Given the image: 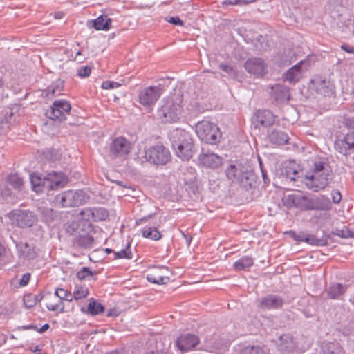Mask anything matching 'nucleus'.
<instances>
[{"mask_svg":"<svg viewBox=\"0 0 354 354\" xmlns=\"http://www.w3.org/2000/svg\"><path fill=\"white\" fill-rule=\"evenodd\" d=\"M95 274H96V272L91 270L87 267H84L77 272L76 277L80 280H85L90 279Z\"/></svg>","mask_w":354,"mask_h":354,"instance_id":"e433bc0d","label":"nucleus"},{"mask_svg":"<svg viewBox=\"0 0 354 354\" xmlns=\"http://www.w3.org/2000/svg\"><path fill=\"white\" fill-rule=\"evenodd\" d=\"M283 305V301L277 296L270 295L262 299L260 307L262 309H273L280 308Z\"/></svg>","mask_w":354,"mask_h":354,"instance_id":"412c9836","label":"nucleus"},{"mask_svg":"<svg viewBox=\"0 0 354 354\" xmlns=\"http://www.w3.org/2000/svg\"><path fill=\"white\" fill-rule=\"evenodd\" d=\"M183 113L181 100H167L162 107L161 120L165 123H174L179 121Z\"/></svg>","mask_w":354,"mask_h":354,"instance_id":"39448f33","label":"nucleus"},{"mask_svg":"<svg viewBox=\"0 0 354 354\" xmlns=\"http://www.w3.org/2000/svg\"><path fill=\"white\" fill-rule=\"evenodd\" d=\"M220 68L223 71H225V73H231L232 71H233V68L232 67L227 65V64H220Z\"/></svg>","mask_w":354,"mask_h":354,"instance_id":"864d4df0","label":"nucleus"},{"mask_svg":"<svg viewBox=\"0 0 354 354\" xmlns=\"http://www.w3.org/2000/svg\"><path fill=\"white\" fill-rule=\"evenodd\" d=\"M341 48L346 53L354 54V48L349 45L342 44Z\"/></svg>","mask_w":354,"mask_h":354,"instance_id":"603ef678","label":"nucleus"},{"mask_svg":"<svg viewBox=\"0 0 354 354\" xmlns=\"http://www.w3.org/2000/svg\"><path fill=\"white\" fill-rule=\"evenodd\" d=\"M240 354H268V353L259 346H248L244 347Z\"/></svg>","mask_w":354,"mask_h":354,"instance_id":"f704fd0d","label":"nucleus"},{"mask_svg":"<svg viewBox=\"0 0 354 354\" xmlns=\"http://www.w3.org/2000/svg\"><path fill=\"white\" fill-rule=\"evenodd\" d=\"M161 95V89L158 86H149L138 93V101L145 106L153 105Z\"/></svg>","mask_w":354,"mask_h":354,"instance_id":"f8f14e48","label":"nucleus"},{"mask_svg":"<svg viewBox=\"0 0 354 354\" xmlns=\"http://www.w3.org/2000/svg\"><path fill=\"white\" fill-rule=\"evenodd\" d=\"M343 123L346 127L354 129V117H345Z\"/></svg>","mask_w":354,"mask_h":354,"instance_id":"a18cd8bd","label":"nucleus"},{"mask_svg":"<svg viewBox=\"0 0 354 354\" xmlns=\"http://www.w3.org/2000/svg\"><path fill=\"white\" fill-rule=\"evenodd\" d=\"M245 68L248 73L257 77H262L267 73L266 65L260 58L248 59L245 63Z\"/></svg>","mask_w":354,"mask_h":354,"instance_id":"4468645a","label":"nucleus"},{"mask_svg":"<svg viewBox=\"0 0 354 354\" xmlns=\"http://www.w3.org/2000/svg\"><path fill=\"white\" fill-rule=\"evenodd\" d=\"M40 299L44 301L46 308L50 311L64 312V304L55 295L50 292H45L40 296Z\"/></svg>","mask_w":354,"mask_h":354,"instance_id":"f3484780","label":"nucleus"},{"mask_svg":"<svg viewBox=\"0 0 354 354\" xmlns=\"http://www.w3.org/2000/svg\"><path fill=\"white\" fill-rule=\"evenodd\" d=\"M55 201L62 207H72L83 205L86 195L82 191H65L55 197Z\"/></svg>","mask_w":354,"mask_h":354,"instance_id":"423d86ee","label":"nucleus"},{"mask_svg":"<svg viewBox=\"0 0 354 354\" xmlns=\"http://www.w3.org/2000/svg\"><path fill=\"white\" fill-rule=\"evenodd\" d=\"M68 178L62 172L52 171L46 176V189L55 190L63 187L68 183Z\"/></svg>","mask_w":354,"mask_h":354,"instance_id":"2eb2a0df","label":"nucleus"},{"mask_svg":"<svg viewBox=\"0 0 354 354\" xmlns=\"http://www.w3.org/2000/svg\"><path fill=\"white\" fill-rule=\"evenodd\" d=\"M141 234L142 237L153 241H159L162 239V235L156 227L145 226L141 229Z\"/></svg>","mask_w":354,"mask_h":354,"instance_id":"5701e85b","label":"nucleus"},{"mask_svg":"<svg viewBox=\"0 0 354 354\" xmlns=\"http://www.w3.org/2000/svg\"><path fill=\"white\" fill-rule=\"evenodd\" d=\"M71 109V104L66 100H59L53 102L46 114L52 120H62L65 118V114L68 113Z\"/></svg>","mask_w":354,"mask_h":354,"instance_id":"ddd939ff","label":"nucleus"},{"mask_svg":"<svg viewBox=\"0 0 354 354\" xmlns=\"http://www.w3.org/2000/svg\"><path fill=\"white\" fill-rule=\"evenodd\" d=\"M200 342L198 337L194 334L183 333L175 341V346L181 353L194 349Z\"/></svg>","mask_w":354,"mask_h":354,"instance_id":"9d476101","label":"nucleus"},{"mask_svg":"<svg viewBox=\"0 0 354 354\" xmlns=\"http://www.w3.org/2000/svg\"><path fill=\"white\" fill-rule=\"evenodd\" d=\"M283 203L288 208L295 207L301 211L314 210L313 199L301 193H294L285 196Z\"/></svg>","mask_w":354,"mask_h":354,"instance_id":"6e6552de","label":"nucleus"},{"mask_svg":"<svg viewBox=\"0 0 354 354\" xmlns=\"http://www.w3.org/2000/svg\"><path fill=\"white\" fill-rule=\"evenodd\" d=\"M195 131L198 138L207 144L218 143L221 138V131L217 124L202 120L196 124Z\"/></svg>","mask_w":354,"mask_h":354,"instance_id":"20e7f679","label":"nucleus"},{"mask_svg":"<svg viewBox=\"0 0 354 354\" xmlns=\"http://www.w3.org/2000/svg\"><path fill=\"white\" fill-rule=\"evenodd\" d=\"M41 300L39 296H35L32 294H27L24 297V304L28 308L35 306Z\"/></svg>","mask_w":354,"mask_h":354,"instance_id":"c9c22d12","label":"nucleus"},{"mask_svg":"<svg viewBox=\"0 0 354 354\" xmlns=\"http://www.w3.org/2000/svg\"><path fill=\"white\" fill-rule=\"evenodd\" d=\"M120 86H121V84L118 82L107 80V81H104L102 82L101 87L103 89L106 90V89L116 88L120 87Z\"/></svg>","mask_w":354,"mask_h":354,"instance_id":"a19ab883","label":"nucleus"},{"mask_svg":"<svg viewBox=\"0 0 354 354\" xmlns=\"http://www.w3.org/2000/svg\"><path fill=\"white\" fill-rule=\"evenodd\" d=\"M342 147V153L346 154V150L354 148V132L347 133L344 139L340 141Z\"/></svg>","mask_w":354,"mask_h":354,"instance_id":"c756f323","label":"nucleus"},{"mask_svg":"<svg viewBox=\"0 0 354 354\" xmlns=\"http://www.w3.org/2000/svg\"><path fill=\"white\" fill-rule=\"evenodd\" d=\"M253 259L248 256H244L234 263V268L236 271H241L250 268L253 265Z\"/></svg>","mask_w":354,"mask_h":354,"instance_id":"bb28decb","label":"nucleus"},{"mask_svg":"<svg viewBox=\"0 0 354 354\" xmlns=\"http://www.w3.org/2000/svg\"><path fill=\"white\" fill-rule=\"evenodd\" d=\"M111 21L107 15H102L93 21V26L96 30L107 31L111 28Z\"/></svg>","mask_w":354,"mask_h":354,"instance_id":"4be33fe9","label":"nucleus"},{"mask_svg":"<svg viewBox=\"0 0 354 354\" xmlns=\"http://www.w3.org/2000/svg\"><path fill=\"white\" fill-rule=\"evenodd\" d=\"M145 354H172L167 350H157L146 353Z\"/></svg>","mask_w":354,"mask_h":354,"instance_id":"5fc2aeb1","label":"nucleus"},{"mask_svg":"<svg viewBox=\"0 0 354 354\" xmlns=\"http://www.w3.org/2000/svg\"><path fill=\"white\" fill-rule=\"evenodd\" d=\"M88 294V288L85 285H76L72 294V297H73V300L78 301L86 298Z\"/></svg>","mask_w":354,"mask_h":354,"instance_id":"c85d7f7f","label":"nucleus"},{"mask_svg":"<svg viewBox=\"0 0 354 354\" xmlns=\"http://www.w3.org/2000/svg\"><path fill=\"white\" fill-rule=\"evenodd\" d=\"M332 198H333V203H339L342 198L340 192L339 191L333 192Z\"/></svg>","mask_w":354,"mask_h":354,"instance_id":"3c124183","label":"nucleus"},{"mask_svg":"<svg viewBox=\"0 0 354 354\" xmlns=\"http://www.w3.org/2000/svg\"><path fill=\"white\" fill-rule=\"evenodd\" d=\"M92 221H104L109 216V213L104 208L92 209Z\"/></svg>","mask_w":354,"mask_h":354,"instance_id":"72a5a7b5","label":"nucleus"},{"mask_svg":"<svg viewBox=\"0 0 354 354\" xmlns=\"http://www.w3.org/2000/svg\"><path fill=\"white\" fill-rule=\"evenodd\" d=\"M77 231V243L80 246L87 247L93 243V238L90 234L92 231V225L90 223H80L78 224Z\"/></svg>","mask_w":354,"mask_h":354,"instance_id":"dca6fc26","label":"nucleus"},{"mask_svg":"<svg viewBox=\"0 0 354 354\" xmlns=\"http://www.w3.org/2000/svg\"><path fill=\"white\" fill-rule=\"evenodd\" d=\"M48 328H49L48 324H46L42 326V327L40 329V332H44L45 330H46Z\"/></svg>","mask_w":354,"mask_h":354,"instance_id":"bf43d9fd","label":"nucleus"},{"mask_svg":"<svg viewBox=\"0 0 354 354\" xmlns=\"http://www.w3.org/2000/svg\"><path fill=\"white\" fill-rule=\"evenodd\" d=\"M107 354H120V353L118 351H115L110 352Z\"/></svg>","mask_w":354,"mask_h":354,"instance_id":"052dcab7","label":"nucleus"},{"mask_svg":"<svg viewBox=\"0 0 354 354\" xmlns=\"http://www.w3.org/2000/svg\"><path fill=\"white\" fill-rule=\"evenodd\" d=\"M106 251H107V252H110V250L109 249H106Z\"/></svg>","mask_w":354,"mask_h":354,"instance_id":"0e129e2a","label":"nucleus"},{"mask_svg":"<svg viewBox=\"0 0 354 354\" xmlns=\"http://www.w3.org/2000/svg\"><path fill=\"white\" fill-rule=\"evenodd\" d=\"M255 0H225L222 2V5L223 7H227L229 6H243L252 3Z\"/></svg>","mask_w":354,"mask_h":354,"instance_id":"4c0bfd02","label":"nucleus"},{"mask_svg":"<svg viewBox=\"0 0 354 354\" xmlns=\"http://www.w3.org/2000/svg\"><path fill=\"white\" fill-rule=\"evenodd\" d=\"M9 218L12 224L20 227H28L33 225L37 221V216L30 211L16 209L9 214Z\"/></svg>","mask_w":354,"mask_h":354,"instance_id":"1a4fd4ad","label":"nucleus"},{"mask_svg":"<svg viewBox=\"0 0 354 354\" xmlns=\"http://www.w3.org/2000/svg\"><path fill=\"white\" fill-rule=\"evenodd\" d=\"M142 162H147L151 165L163 166L171 160V154L169 149L162 144L145 147Z\"/></svg>","mask_w":354,"mask_h":354,"instance_id":"7ed1b4c3","label":"nucleus"},{"mask_svg":"<svg viewBox=\"0 0 354 354\" xmlns=\"http://www.w3.org/2000/svg\"><path fill=\"white\" fill-rule=\"evenodd\" d=\"M114 254L115 259H131L132 254L130 250V244H128L124 249L115 252Z\"/></svg>","mask_w":354,"mask_h":354,"instance_id":"58836bf2","label":"nucleus"},{"mask_svg":"<svg viewBox=\"0 0 354 354\" xmlns=\"http://www.w3.org/2000/svg\"><path fill=\"white\" fill-rule=\"evenodd\" d=\"M286 176L291 180H296L299 177L298 167L295 162H290L288 165L286 167L285 170Z\"/></svg>","mask_w":354,"mask_h":354,"instance_id":"2f4dec72","label":"nucleus"},{"mask_svg":"<svg viewBox=\"0 0 354 354\" xmlns=\"http://www.w3.org/2000/svg\"><path fill=\"white\" fill-rule=\"evenodd\" d=\"M227 176L230 179L234 178L236 176V167L234 165H230L226 170Z\"/></svg>","mask_w":354,"mask_h":354,"instance_id":"49530a36","label":"nucleus"},{"mask_svg":"<svg viewBox=\"0 0 354 354\" xmlns=\"http://www.w3.org/2000/svg\"><path fill=\"white\" fill-rule=\"evenodd\" d=\"M8 182L17 189H20L24 185L22 178L16 174L10 175L8 177Z\"/></svg>","mask_w":354,"mask_h":354,"instance_id":"ea45409f","label":"nucleus"},{"mask_svg":"<svg viewBox=\"0 0 354 354\" xmlns=\"http://www.w3.org/2000/svg\"><path fill=\"white\" fill-rule=\"evenodd\" d=\"M58 88V87H49L47 90V95L48 96H54L55 95L57 94V89ZM61 92H62V89H59V92L57 93V95H60L61 94Z\"/></svg>","mask_w":354,"mask_h":354,"instance_id":"8fccbe9b","label":"nucleus"},{"mask_svg":"<svg viewBox=\"0 0 354 354\" xmlns=\"http://www.w3.org/2000/svg\"><path fill=\"white\" fill-rule=\"evenodd\" d=\"M92 214L91 208H85L80 212L82 219L86 221H92V218H93Z\"/></svg>","mask_w":354,"mask_h":354,"instance_id":"79ce46f5","label":"nucleus"},{"mask_svg":"<svg viewBox=\"0 0 354 354\" xmlns=\"http://www.w3.org/2000/svg\"><path fill=\"white\" fill-rule=\"evenodd\" d=\"M290 234H292V237H293L295 240H297V241H304V239H301V238L297 237L295 232H290Z\"/></svg>","mask_w":354,"mask_h":354,"instance_id":"13d9d810","label":"nucleus"},{"mask_svg":"<svg viewBox=\"0 0 354 354\" xmlns=\"http://www.w3.org/2000/svg\"><path fill=\"white\" fill-rule=\"evenodd\" d=\"M169 138L176 156L182 160H189L193 156L194 144L188 131L176 129L171 131Z\"/></svg>","mask_w":354,"mask_h":354,"instance_id":"f257e3e1","label":"nucleus"},{"mask_svg":"<svg viewBox=\"0 0 354 354\" xmlns=\"http://www.w3.org/2000/svg\"><path fill=\"white\" fill-rule=\"evenodd\" d=\"M346 291V288L339 283L330 286L326 290L328 297L331 299H341Z\"/></svg>","mask_w":354,"mask_h":354,"instance_id":"393cba45","label":"nucleus"},{"mask_svg":"<svg viewBox=\"0 0 354 354\" xmlns=\"http://www.w3.org/2000/svg\"><path fill=\"white\" fill-rule=\"evenodd\" d=\"M104 310V308L101 304L97 302L93 299L89 301L86 310L88 314L91 315H96L103 313Z\"/></svg>","mask_w":354,"mask_h":354,"instance_id":"7c9ffc66","label":"nucleus"},{"mask_svg":"<svg viewBox=\"0 0 354 354\" xmlns=\"http://www.w3.org/2000/svg\"><path fill=\"white\" fill-rule=\"evenodd\" d=\"M304 63L303 61L297 63L296 65L290 68L285 74L283 79L290 83H295L301 78V66Z\"/></svg>","mask_w":354,"mask_h":354,"instance_id":"aec40b11","label":"nucleus"},{"mask_svg":"<svg viewBox=\"0 0 354 354\" xmlns=\"http://www.w3.org/2000/svg\"><path fill=\"white\" fill-rule=\"evenodd\" d=\"M337 235L342 238L354 237V233H352L347 227L339 230L337 233Z\"/></svg>","mask_w":354,"mask_h":354,"instance_id":"c03bdc74","label":"nucleus"},{"mask_svg":"<svg viewBox=\"0 0 354 354\" xmlns=\"http://www.w3.org/2000/svg\"><path fill=\"white\" fill-rule=\"evenodd\" d=\"M199 161L205 167L210 168L218 167L222 164V158L214 153L201 154Z\"/></svg>","mask_w":354,"mask_h":354,"instance_id":"a211bd4d","label":"nucleus"},{"mask_svg":"<svg viewBox=\"0 0 354 354\" xmlns=\"http://www.w3.org/2000/svg\"><path fill=\"white\" fill-rule=\"evenodd\" d=\"M2 85H3V82H2V80L0 79V87H1V86H2Z\"/></svg>","mask_w":354,"mask_h":354,"instance_id":"e2e57ef3","label":"nucleus"},{"mask_svg":"<svg viewBox=\"0 0 354 354\" xmlns=\"http://www.w3.org/2000/svg\"><path fill=\"white\" fill-rule=\"evenodd\" d=\"M169 270L166 266H154L147 275L148 281L158 285L167 284L170 281Z\"/></svg>","mask_w":354,"mask_h":354,"instance_id":"9b49d317","label":"nucleus"},{"mask_svg":"<svg viewBox=\"0 0 354 354\" xmlns=\"http://www.w3.org/2000/svg\"><path fill=\"white\" fill-rule=\"evenodd\" d=\"M40 349L38 348V346H36L35 349L34 350V352L39 351Z\"/></svg>","mask_w":354,"mask_h":354,"instance_id":"680f3d73","label":"nucleus"},{"mask_svg":"<svg viewBox=\"0 0 354 354\" xmlns=\"http://www.w3.org/2000/svg\"><path fill=\"white\" fill-rule=\"evenodd\" d=\"M133 146L131 142L124 136L114 138L109 145V153L113 158L125 160L131 152Z\"/></svg>","mask_w":354,"mask_h":354,"instance_id":"0eeeda50","label":"nucleus"},{"mask_svg":"<svg viewBox=\"0 0 354 354\" xmlns=\"http://www.w3.org/2000/svg\"><path fill=\"white\" fill-rule=\"evenodd\" d=\"M55 296L64 303V301L71 302L73 300L71 292L63 288H57L55 290Z\"/></svg>","mask_w":354,"mask_h":354,"instance_id":"473e14b6","label":"nucleus"},{"mask_svg":"<svg viewBox=\"0 0 354 354\" xmlns=\"http://www.w3.org/2000/svg\"><path fill=\"white\" fill-rule=\"evenodd\" d=\"M314 210L327 211L330 209L331 203L329 198L324 195H321L313 199Z\"/></svg>","mask_w":354,"mask_h":354,"instance_id":"b1692460","label":"nucleus"},{"mask_svg":"<svg viewBox=\"0 0 354 354\" xmlns=\"http://www.w3.org/2000/svg\"><path fill=\"white\" fill-rule=\"evenodd\" d=\"M270 139L277 145H285L288 142L289 138L284 132L274 131L271 133Z\"/></svg>","mask_w":354,"mask_h":354,"instance_id":"cd10ccee","label":"nucleus"},{"mask_svg":"<svg viewBox=\"0 0 354 354\" xmlns=\"http://www.w3.org/2000/svg\"><path fill=\"white\" fill-rule=\"evenodd\" d=\"M330 173L324 162H315L305 174L306 185L314 192L324 189L329 183Z\"/></svg>","mask_w":354,"mask_h":354,"instance_id":"f03ea898","label":"nucleus"},{"mask_svg":"<svg viewBox=\"0 0 354 354\" xmlns=\"http://www.w3.org/2000/svg\"><path fill=\"white\" fill-rule=\"evenodd\" d=\"M30 279V274L29 273L24 274L20 279L19 284L21 286H26Z\"/></svg>","mask_w":354,"mask_h":354,"instance_id":"de8ad7c7","label":"nucleus"},{"mask_svg":"<svg viewBox=\"0 0 354 354\" xmlns=\"http://www.w3.org/2000/svg\"><path fill=\"white\" fill-rule=\"evenodd\" d=\"M6 254V248L4 246L0 243V258L4 256Z\"/></svg>","mask_w":354,"mask_h":354,"instance_id":"4d7b16f0","label":"nucleus"},{"mask_svg":"<svg viewBox=\"0 0 354 354\" xmlns=\"http://www.w3.org/2000/svg\"><path fill=\"white\" fill-rule=\"evenodd\" d=\"M167 21L174 25L183 26V21L178 17H171Z\"/></svg>","mask_w":354,"mask_h":354,"instance_id":"09e8293b","label":"nucleus"},{"mask_svg":"<svg viewBox=\"0 0 354 354\" xmlns=\"http://www.w3.org/2000/svg\"><path fill=\"white\" fill-rule=\"evenodd\" d=\"M255 122L263 127L271 126L274 122V115L268 110H259L254 115Z\"/></svg>","mask_w":354,"mask_h":354,"instance_id":"6ab92c4d","label":"nucleus"},{"mask_svg":"<svg viewBox=\"0 0 354 354\" xmlns=\"http://www.w3.org/2000/svg\"><path fill=\"white\" fill-rule=\"evenodd\" d=\"M91 73V68L89 66H84L80 67L78 69L77 75L80 77H86L90 75Z\"/></svg>","mask_w":354,"mask_h":354,"instance_id":"37998d69","label":"nucleus"},{"mask_svg":"<svg viewBox=\"0 0 354 354\" xmlns=\"http://www.w3.org/2000/svg\"><path fill=\"white\" fill-rule=\"evenodd\" d=\"M7 342V337L6 335H3L1 334L0 335V348L6 344V342Z\"/></svg>","mask_w":354,"mask_h":354,"instance_id":"6e6d98bb","label":"nucleus"},{"mask_svg":"<svg viewBox=\"0 0 354 354\" xmlns=\"http://www.w3.org/2000/svg\"><path fill=\"white\" fill-rule=\"evenodd\" d=\"M32 190L37 193L42 192L46 188V177L43 179L37 174L30 175Z\"/></svg>","mask_w":354,"mask_h":354,"instance_id":"a878e982","label":"nucleus"}]
</instances>
